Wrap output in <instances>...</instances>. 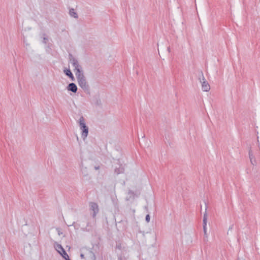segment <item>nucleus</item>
Segmentation results:
<instances>
[{
  "mask_svg": "<svg viewBox=\"0 0 260 260\" xmlns=\"http://www.w3.org/2000/svg\"><path fill=\"white\" fill-rule=\"evenodd\" d=\"M203 81L202 82V89L204 91H208L210 90V85L208 84V83L204 80V79H203Z\"/></svg>",
  "mask_w": 260,
  "mask_h": 260,
  "instance_id": "423d86ee",
  "label": "nucleus"
},
{
  "mask_svg": "<svg viewBox=\"0 0 260 260\" xmlns=\"http://www.w3.org/2000/svg\"><path fill=\"white\" fill-rule=\"evenodd\" d=\"M56 249L57 250V251L62 256L63 258H64L66 260L68 259L69 258L68 254L67 253L65 250L63 249V248L62 247V246L60 244H57L56 247Z\"/></svg>",
  "mask_w": 260,
  "mask_h": 260,
  "instance_id": "7ed1b4c3",
  "label": "nucleus"
},
{
  "mask_svg": "<svg viewBox=\"0 0 260 260\" xmlns=\"http://www.w3.org/2000/svg\"><path fill=\"white\" fill-rule=\"evenodd\" d=\"M90 210L93 211V217H95L97 213L99 212V211L98 204L94 202H91L90 203Z\"/></svg>",
  "mask_w": 260,
  "mask_h": 260,
  "instance_id": "20e7f679",
  "label": "nucleus"
},
{
  "mask_svg": "<svg viewBox=\"0 0 260 260\" xmlns=\"http://www.w3.org/2000/svg\"><path fill=\"white\" fill-rule=\"evenodd\" d=\"M117 248H118V249H120L121 248V244H120L119 245H117Z\"/></svg>",
  "mask_w": 260,
  "mask_h": 260,
  "instance_id": "ddd939ff",
  "label": "nucleus"
},
{
  "mask_svg": "<svg viewBox=\"0 0 260 260\" xmlns=\"http://www.w3.org/2000/svg\"><path fill=\"white\" fill-rule=\"evenodd\" d=\"M71 60L73 66L75 68L74 72L75 73H78V71H81V67L79 64L78 60L74 58H73Z\"/></svg>",
  "mask_w": 260,
  "mask_h": 260,
  "instance_id": "39448f33",
  "label": "nucleus"
},
{
  "mask_svg": "<svg viewBox=\"0 0 260 260\" xmlns=\"http://www.w3.org/2000/svg\"><path fill=\"white\" fill-rule=\"evenodd\" d=\"M68 89L75 93L77 91V87L75 83H72L69 84L68 86Z\"/></svg>",
  "mask_w": 260,
  "mask_h": 260,
  "instance_id": "0eeeda50",
  "label": "nucleus"
},
{
  "mask_svg": "<svg viewBox=\"0 0 260 260\" xmlns=\"http://www.w3.org/2000/svg\"><path fill=\"white\" fill-rule=\"evenodd\" d=\"M83 256H84L83 254H81V257H83Z\"/></svg>",
  "mask_w": 260,
  "mask_h": 260,
  "instance_id": "2eb2a0df",
  "label": "nucleus"
},
{
  "mask_svg": "<svg viewBox=\"0 0 260 260\" xmlns=\"http://www.w3.org/2000/svg\"><path fill=\"white\" fill-rule=\"evenodd\" d=\"M67 260H70V259L69 258H68V259H67Z\"/></svg>",
  "mask_w": 260,
  "mask_h": 260,
  "instance_id": "dca6fc26",
  "label": "nucleus"
},
{
  "mask_svg": "<svg viewBox=\"0 0 260 260\" xmlns=\"http://www.w3.org/2000/svg\"><path fill=\"white\" fill-rule=\"evenodd\" d=\"M207 214L206 213L204 215L203 224H207Z\"/></svg>",
  "mask_w": 260,
  "mask_h": 260,
  "instance_id": "9d476101",
  "label": "nucleus"
},
{
  "mask_svg": "<svg viewBox=\"0 0 260 260\" xmlns=\"http://www.w3.org/2000/svg\"><path fill=\"white\" fill-rule=\"evenodd\" d=\"M99 168H100V167H99V166H98V167H95V169L96 170H98V169H99Z\"/></svg>",
  "mask_w": 260,
  "mask_h": 260,
  "instance_id": "4468645a",
  "label": "nucleus"
},
{
  "mask_svg": "<svg viewBox=\"0 0 260 260\" xmlns=\"http://www.w3.org/2000/svg\"><path fill=\"white\" fill-rule=\"evenodd\" d=\"M206 225L207 224H203V229L204 234L206 237H207Z\"/></svg>",
  "mask_w": 260,
  "mask_h": 260,
  "instance_id": "9b49d317",
  "label": "nucleus"
},
{
  "mask_svg": "<svg viewBox=\"0 0 260 260\" xmlns=\"http://www.w3.org/2000/svg\"><path fill=\"white\" fill-rule=\"evenodd\" d=\"M80 129L82 131V136L83 139L87 137L88 134V128L86 125L85 119L83 116L80 117L79 120Z\"/></svg>",
  "mask_w": 260,
  "mask_h": 260,
  "instance_id": "f03ea898",
  "label": "nucleus"
},
{
  "mask_svg": "<svg viewBox=\"0 0 260 260\" xmlns=\"http://www.w3.org/2000/svg\"><path fill=\"white\" fill-rule=\"evenodd\" d=\"M69 14L71 16L75 18H77L78 16L76 12H75V10L73 8L70 9L69 11Z\"/></svg>",
  "mask_w": 260,
  "mask_h": 260,
  "instance_id": "6e6552de",
  "label": "nucleus"
},
{
  "mask_svg": "<svg viewBox=\"0 0 260 260\" xmlns=\"http://www.w3.org/2000/svg\"><path fill=\"white\" fill-rule=\"evenodd\" d=\"M150 216L148 214L146 216V220L147 222H149L150 221Z\"/></svg>",
  "mask_w": 260,
  "mask_h": 260,
  "instance_id": "f8f14e48",
  "label": "nucleus"
},
{
  "mask_svg": "<svg viewBox=\"0 0 260 260\" xmlns=\"http://www.w3.org/2000/svg\"><path fill=\"white\" fill-rule=\"evenodd\" d=\"M78 73H76L79 85L83 89H87L88 86L86 81V79L82 71H78Z\"/></svg>",
  "mask_w": 260,
  "mask_h": 260,
  "instance_id": "f257e3e1",
  "label": "nucleus"
},
{
  "mask_svg": "<svg viewBox=\"0 0 260 260\" xmlns=\"http://www.w3.org/2000/svg\"><path fill=\"white\" fill-rule=\"evenodd\" d=\"M64 73H66V74L68 76H69L70 78H71L72 81L74 80V79H75L70 69L64 70Z\"/></svg>",
  "mask_w": 260,
  "mask_h": 260,
  "instance_id": "1a4fd4ad",
  "label": "nucleus"
}]
</instances>
